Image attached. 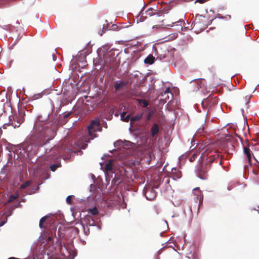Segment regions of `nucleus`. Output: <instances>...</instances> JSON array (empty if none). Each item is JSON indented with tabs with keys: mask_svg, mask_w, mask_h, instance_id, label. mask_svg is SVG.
I'll use <instances>...</instances> for the list:
<instances>
[{
	"mask_svg": "<svg viewBox=\"0 0 259 259\" xmlns=\"http://www.w3.org/2000/svg\"><path fill=\"white\" fill-rule=\"evenodd\" d=\"M244 153L246 155L248 162H250L251 158L253 156V154L252 151L247 147H244Z\"/></svg>",
	"mask_w": 259,
	"mask_h": 259,
	"instance_id": "9b49d317",
	"label": "nucleus"
},
{
	"mask_svg": "<svg viewBox=\"0 0 259 259\" xmlns=\"http://www.w3.org/2000/svg\"><path fill=\"white\" fill-rule=\"evenodd\" d=\"M193 193L194 195L196 196L197 200H199L200 202L201 200L202 193L199 188H196L193 189Z\"/></svg>",
	"mask_w": 259,
	"mask_h": 259,
	"instance_id": "9d476101",
	"label": "nucleus"
},
{
	"mask_svg": "<svg viewBox=\"0 0 259 259\" xmlns=\"http://www.w3.org/2000/svg\"><path fill=\"white\" fill-rule=\"evenodd\" d=\"M171 177L175 180L180 179L182 177L181 171L177 168H172L171 170Z\"/></svg>",
	"mask_w": 259,
	"mask_h": 259,
	"instance_id": "1a4fd4ad",
	"label": "nucleus"
},
{
	"mask_svg": "<svg viewBox=\"0 0 259 259\" xmlns=\"http://www.w3.org/2000/svg\"><path fill=\"white\" fill-rule=\"evenodd\" d=\"M175 23H177V24L176 25L177 26H179V28L180 29H181V30H183V24L184 23V22L182 20H179L178 21H177L175 23H172V24L171 25H168L167 26H169V27H172L174 26V24Z\"/></svg>",
	"mask_w": 259,
	"mask_h": 259,
	"instance_id": "6ab92c4d",
	"label": "nucleus"
},
{
	"mask_svg": "<svg viewBox=\"0 0 259 259\" xmlns=\"http://www.w3.org/2000/svg\"><path fill=\"white\" fill-rule=\"evenodd\" d=\"M8 259H18L17 258H15V257H10Z\"/></svg>",
	"mask_w": 259,
	"mask_h": 259,
	"instance_id": "c9c22d12",
	"label": "nucleus"
},
{
	"mask_svg": "<svg viewBox=\"0 0 259 259\" xmlns=\"http://www.w3.org/2000/svg\"><path fill=\"white\" fill-rule=\"evenodd\" d=\"M139 102L144 107H147L148 105L147 101L145 100L140 99L139 100Z\"/></svg>",
	"mask_w": 259,
	"mask_h": 259,
	"instance_id": "bb28decb",
	"label": "nucleus"
},
{
	"mask_svg": "<svg viewBox=\"0 0 259 259\" xmlns=\"http://www.w3.org/2000/svg\"><path fill=\"white\" fill-rule=\"evenodd\" d=\"M13 118V120H12L11 117H10L9 124L11 125L14 127H19L20 124L24 121L23 117L21 114H20L18 117L16 116L15 118L14 117Z\"/></svg>",
	"mask_w": 259,
	"mask_h": 259,
	"instance_id": "39448f33",
	"label": "nucleus"
},
{
	"mask_svg": "<svg viewBox=\"0 0 259 259\" xmlns=\"http://www.w3.org/2000/svg\"><path fill=\"white\" fill-rule=\"evenodd\" d=\"M218 103V99L216 97L211 98L209 97L205 100H204L202 101V106H204L205 104L207 105L208 106L210 107L211 105L215 104Z\"/></svg>",
	"mask_w": 259,
	"mask_h": 259,
	"instance_id": "0eeeda50",
	"label": "nucleus"
},
{
	"mask_svg": "<svg viewBox=\"0 0 259 259\" xmlns=\"http://www.w3.org/2000/svg\"><path fill=\"white\" fill-rule=\"evenodd\" d=\"M1 110H2V111H3V112H5V111H4V110H3V109L2 108L0 109V111H1Z\"/></svg>",
	"mask_w": 259,
	"mask_h": 259,
	"instance_id": "58836bf2",
	"label": "nucleus"
},
{
	"mask_svg": "<svg viewBox=\"0 0 259 259\" xmlns=\"http://www.w3.org/2000/svg\"><path fill=\"white\" fill-rule=\"evenodd\" d=\"M151 135L153 137H154L159 131V125L155 123L153 125L151 128Z\"/></svg>",
	"mask_w": 259,
	"mask_h": 259,
	"instance_id": "f8f14e48",
	"label": "nucleus"
},
{
	"mask_svg": "<svg viewBox=\"0 0 259 259\" xmlns=\"http://www.w3.org/2000/svg\"><path fill=\"white\" fill-rule=\"evenodd\" d=\"M174 35L175 36V37H177V36H178V34H174Z\"/></svg>",
	"mask_w": 259,
	"mask_h": 259,
	"instance_id": "79ce46f5",
	"label": "nucleus"
},
{
	"mask_svg": "<svg viewBox=\"0 0 259 259\" xmlns=\"http://www.w3.org/2000/svg\"><path fill=\"white\" fill-rule=\"evenodd\" d=\"M1 110H2V111H3V112H5V111H4V110H3V109L2 108L0 109V111H1Z\"/></svg>",
	"mask_w": 259,
	"mask_h": 259,
	"instance_id": "ea45409f",
	"label": "nucleus"
},
{
	"mask_svg": "<svg viewBox=\"0 0 259 259\" xmlns=\"http://www.w3.org/2000/svg\"><path fill=\"white\" fill-rule=\"evenodd\" d=\"M161 26L160 25H154L153 26L152 28L153 29H155V28H160Z\"/></svg>",
	"mask_w": 259,
	"mask_h": 259,
	"instance_id": "72a5a7b5",
	"label": "nucleus"
},
{
	"mask_svg": "<svg viewBox=\"0 0 259 259\" xmlns=\"http://www.w3.org/2000/svg\"><path fill=\"white\" fill-rule=\"evenodd\" d=\"M126 84V82L124 81H120L119 82H116L115 84V89L116 91H117L119 90L120 88L125 85Z\"/></svg>",
	"mask_w": 259,
	"mask_h": 259,
	"instance_id": "a211bd4d",
	"label": "nucleus"
},
{
	"mask_svg": "<svg viewBox=\"0 0 259 259\" xmlns=\"http://www.w3.org/2000/svg\"><path fill=\"white\" fill-rule=\"evenodd\" d=\"M196 155V154H193V155L192 157H191L190 158V161L191 162H192L195 160Z\"/></svg>",
	"mask_w": 259,
	"mask_h": 259,
	"instance_id": "2f4dec72",
	"label": "nucleus"
},
{
	"mask_svg": "<svg viewBox=\"0 0 259 259\" xmlns=\"http://www.w3.org/2000/svg\"><path fill=\"white\" fill-rule=\"evenodd\" d=\"M30 182L29 181H27L20 186V188L25 189L26 187H28L30 185Z\"/></svg>",
	"mask_w": 259,
	"mask_h": 259,
	"instance_id": "cd10ccee",
	"label": "nucleus"
},
{
	"mask_svg": "<svg viewBox=\"0 0 259 259\" xmlns=\"http://www.w3.org/2000/svg\"><path fill=\"white\" fill-rule=\"evenodd\" d=\"M100 121L99 119H96L91 122V124L88 127V133L90 138L88 135H83L82 132H79L77 134V141L73 144L71 143V146L76 149H85L87 146V143L90 140H93L96 137V135L94 133L97 131H101Z\"/></svg>",
	"mask_w": 259,
	"mask_h": 259,
	"instance_id": "f03ea898",
	"label": "nucleus"
},
{
	"mask_svg": "<svg viewBox=\"0 0 259 259\" xmlns=\"http://www.w3.org/2000/svg\"><path fill=\"white\" fill-rule=\"evenodd\" d=\"M105 169L106 176H108L110 172H112V163L110 161L106 163Z\"/></svg>",
	"mask_w": 259,
	"mask_h": 259,
	"instance_id": "4468645a",
	"label": "nucleus"
},
{
	"mask_svg": "<svg viewBox=\"0 0 259 259\" xmlns=\"http://www.w3.org/2000/svg\"><path fill=\"white\" fill-rule=\"evenodd\" d=\"M2 114H3V113L1 112V111H0V116H2Z\"/></svg>",
	"mask_w": 259,
	"mask_h": 259,
	"instance_id": "a19ab883",
	"label": "nucleus"
},
{
	"mask_svg": "<svg viewBox=\"0 0 259 259\" xmlns=\"http://www.w3.org/2000/svg\"><path fill=\"white\" fill-rule=\"evenodd\" d=\"M198 177L202 180H205L207 178V175L206 172H205L202 169L198 170L197 172Z\"/></svg>",
	"mask_w": 259,
	"mask_h": 259,
	"instance_id": "2eb2a0df",
	"label": "nucleus"
},
{
	"mask_svg": "<svg viewBox=\"0 0 259 259\" xmlns=\"http://www.w3.org/2000/svg\"><path fill=\"white\" fill-rule=\"evenodd\" d=\"M19 195L18 194H13V195H11L9 199L8 200V203H10V202H11L13 201H14L15 199H16L18 197Z\"/></svg>",
	"mask_w": 259,
	"mask_h": 259,
	"instance_id": "5701e85b",
	"label": "nucleus"
},
{
	"mask_svg": "<svg viewBox=\"0 0 259 259\" xmlns=\"http://www.w3.org/2000/svg\"><path fill=\"white\" fill-rule=\"evenodd\" d=\"M160 96L162 97L160 101L163 103H166L170 98H172L173 97L172 94L170 92L169 88H167L164 92L161 93Z\"/></svg>",
	"mask_w": 259,
	"mask_h": 259,
	"instance_id": "423d86ee",
	"label": "nucleus"
},
{
	"mask_svg": "<svg viewBox=\"0 0 259 259\" xmlns=\"http://www.w3.org/2000/svg\"><path fill=\"white\" fill-rule=\"evenodd\" d=\"M125 143H130L129 142H125L124 143L121 140H118L114 143V146H115V147L120 148L123 147L125 145ZM126 145H128L126 144Z\"/></svg>",
	"mask_w": 259,
	"mask_h": 259,
	"instance_id": "dca6fc26",
	"label": "nucleus"
},
{
	"mask_svg": "<svg viewBox=\"0 0 259 259\" xmlns=\"http://www.w3.org/2000/svg\"><path fill=\"white\" fill-rule=\"evenodd\" d=\"M212 148V145H208L206 146V149L203 151L202 155L203 157L205 156L206 155H208L209 153L211 152V149Z\"/></svg>",
	"mask_w": 259,
	"mask_h": 259,
	"instance_id": "f3484780",
	"label": "nucleus"
},
{
	"mask_svg": "<svg viewBox=\"0 0 259 259\" xmlns=\"http://www.w3.org/2000/svg\"><path fill=\"white\" fill-rule=\"evenodd\" d=\"M38 126H39V124L37 122L34 124L36 133L32 136L34 145L25 144L22 146V148L17 152V158L22 162H24L28 158L30 159L33 155L36 154L38 147L46 144L54 137V133L49 128L48 124L43 125L37 128Z\"/></svg>",
	"mask_w": 259,
	"mask_h": 259,
	"instance_id": "f257e3e1",
	"label": "nucleus"
},
{
	"mask_svg": "<svg viewBox=\"0 0 259 259\" xmlns=\"http://www.w3.org/2000/svg\"><path fill=\"white\" fill-rule=\"evenodd\" d=\"M63 255H64L65 256H67L66 254H65V253H63Z\"/></svg>",
	"mask_w": 259,
	"mask_h": 259,
	"instance_id": "c03bdc74",
	"label": "nucleus"
},
{
	"mask_svg": "<svg viewBox=\"0 0 259 259\" xmlns=\"http://www.w3.org/2000/svg\"><path fill=\"white\" fill-rule=\"evenodd\" d=\"M206 1V0H196V2L202 4V3L205 2Z\"/></svg>",
	"mask_w": 259,
	"mask_h": 259,
	"instance_id": "473e14b6",
	"label": "nucleus"
},
{
	"mask_svg": "<svg viewBox=\"0 0 259 259\" xmlns=\"http://www.w3.org/2000/svg\"><path fill=\"white\" fill-rule=\"evenodd\" d=\"M183 157H184V156H181V157L179 158V160H181V159L183 158Z\"/></svg>",
	"mask_w": 259,
	"mask_h": 259,
	"instance_id": "e433bc0d",
	"label": "nucleus"
},
{
	"mask_svg": "<svg viewBox=\"0 0 259 259\" xmlns=\"http://www.w3.org/2000/svg\"><path fill=\"white\" fill-rule=\"evenodd\" d=\"M142 115L141 114L133 116L131 118V122L133 123L134 122L139 120L142 118Z\"/></svg>",
	"mask_w": 259,
	"mask_h": 259,
	"instance_id": "412c9836",
	"label": "nucleus"
},
{
	"mask_svg": "<svg viewBox=\"0 0 259 259\" xmlns=\"http://www.w3.org/2000/svg\"><path fill=\"white\" fill-rule=\"evenodd\" d=\"M46 219H47V217H44L40 219V220L39 221V227L40 228H43L42 224L46 221Z\"/></svg>",
	"mask_w": 259,
	"mask_h": 259,
	"instance_id": "c756f323",
	"label": "nucleus"
},
{
	"mask_svg": "<svg viewBox=\"0 0 259 259\" xmlns=\"http://www.w3.org/2000/svg\"><path fill=\"white\" fill-rule=\"evenodd\" d=\"M121 118L123 121L125 122L128 121L131 119L130 115L129 114H126L125 112H123L121 113Z\"/></svg>",
	"mask_w": 259,
	"mask_h": 259,
	"instance_id": "aec40b11",
	"label": "nucleus"
},
{
	"mask_svg": "<svg viewBox=\"0 0 259 259\" xmlns=\"http://www.w3.org/2000/svg\"><path fill=\"white\" fill-rule=\"evenodd\" d=\"M146 13L147 15L149 16H152L156 14V13L154 12V10L152 9H149L146 11Z\"/></svg>",
	"mask_w": 259,
	"mask_h": 259,
	"instance_id": "393cba45",
	"label": "nucleus"
},
{
	"mask_svg": "<svg viewBox=\"0 0 259 259\" xmlns=\"http://www.w3.org/2000/svg\"><path fill=\"white\" fill-rule=\"evenodd\" d=\"M60 163H57V164H53L51 166H50V168L53 171H54L55 170H56V169H57V168L60 167Z\"/></svg>",
	"mask_w": 259,
	"mask_h": 259,
	"instance_id": "c85d7f7f",
	"label": "nucleus"
},
{
	"mask_svg": "<svg viewBox=\"0 0 259 259\" xmlns=\"http://www.w3.org/2000/svg\"><path fill=\"white\" fill-rule=\"evenodd\" d=\"M145 196L147 200H153L156 197L157 193L155 190L150 187H147L144 190Z\"/></svg>",
	"mask_w": 259,
	"mask_h": 259,
	"instance_id": "20e7f679",
	"label": "nucleus"
},
{
	"mask_svg": "<svg viewBox=\"0 0 259 259\" xmlns=\"http://www.w3.org/2000/svg\"><path fill=\"white\" fill-rule=\"evenodd\" d=\"M155 61V58L152 55H148L144 60V63L147 64H152Z\"/></svg>",
	"mask_w": 259,
	"mask_h": 259,
	"instance_id": "ddd939ff",
	"label": "nucleus"
},
{
	"mask_svg": "<svg viewBox=\"0 0 259 259\" xmlns=\"http://www.w3.org/2000/svg\"><path fill=\"white\" fill-rule=\"evenodd\" d=\"M48 250H49V249L47 248L46 251H48ZM49 250H50V252H47V253L48 255H54V252L55 250L54 247L53 246H50Z\"/></svg>",
	"mask_w": 259,
	"mask_h": 259,
	"instance_id": "a878e982",
	"label": "nucleus"
},
{
	"mask_svg": "<svg viewBox=\"0 0 259 259\" xmlns=\"http://www.w3.org/2000/svg\"><path fill=\"white\" fill-rule=\"evenodd\" d=\"M63 255H64L65 256H67L66 254H65V253H63Z\"/></svg>",
	"mask_w": 259,
	"mask_h": 259,
	"instance_id": "37998d69",
	"label": "nucleus"
},
{
	"mask_svg": "<svg viewBox=\"0 0 259 259\" xmlns=\"http://www.w3.org/2000/svg\"><path fill=\"white\" fill-rule=\"evenodd\" d=\"M71 199H72V196H68L67 198H66V202L68 203V204H71Z\"/></svg>",
	"mask_w": 259,
	"mask_h": 259,
	"instance_id": "7c9ffc66",
	"label": "nucleus"
},
{
	"mask_svg": "<svg viewBox=\"0 0 259 259\" xmlns=\"http://www.w3.org/2000/svg\"><path fill=\"white\" fill-rule=\"evenodd\" d=\"M88 211L93 215H96L98 213V210L96 207L89 209Z\"/></svg>",
	"mask_w": 259,
	"mask_h": 259,
	"instance_id": "b1692460",
	"label": "nucleus"
},
{
	"mask_svg": "<svg viewBox=\"0 0 259 259\" xmlns=\"http://www.w3.org/2000/svg\"><path fill=\"white\" fill-rule=\"evenodd\" d=\"M40 117H41V116H39L38 117V118H37V120H38V121H40Z\"/></svg>",
	"mask_w": 259,
	"mask_h": 259,
	"instance_id": "f704fd0d",
	"label": "nucleus"
},
{
	"mask_svg": "<svg viewBox=\"0 0 259 259\" xmlns=\"http://www.w3.org/2000/svg\"><path fill=\"white\" fill-rule=\"evenodd\" d=\"M72 151V149L68 146H65L64 144L61 146H58L51 149V152L53 155L51 159L58 160L61 157L64 160L68 159L71 156Z\"/></svg>",
	"mask_w": 259,
	"mask_h": 259,
	"instance_id": "7ed1b4c3",
	"label": "nucleus"
},
{
	"mask_svg": "<svg viewBox=\"0 0 259 259\" xmlns=\"http://www.w3.org/2000/svg\"><path fill=\"white\" fill-rule=\"evenodd\" d=\"M62 250H63V248H61V249H60V252H61V253H63Z\"/></svg>",
	"mask_w": 259,
	"mask_h": 259,
	"instance_id": "4c0bfd02",
	"label": "nucleus"
},
{
	"mask_svg": "<svg viewBox=\"0 0 259 259\" xmlns=\"http://www.w3.org/2000/svg\"><path fill=\"white\" fill-rule=\"evenodd\" d=\"M214 153H215L214 154L211 155L209 157V161H212L214 160L219 156V154L217 153L218 152L217 150H215Z\"/></svg>",
	"mask_w": 259,
	"mask_h": 259,
	"instance_id": "4be33fe9",
	"label": "nucleus"
},
{
	"mask_svg": "<svg viewBox=\"0 0 259 259\" xmlns=\"http://www.w3.org/2000/svg\"><path fill=\"white\" fill-rule=\"evenodd\" d=\"M197 85L198 89H202L203 92L204 90H206V81L204 79H200L196 81L195 82Z\"/></svg>",
	"mask_w": 259,
	"mask_h": 259,
	"instance_id": "6e6552de",
	"label": "nucleus"
}]
</instances>
